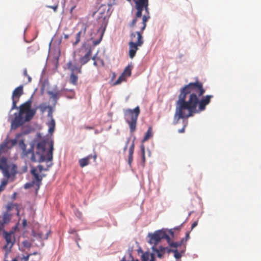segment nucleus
Segmentation results:
<instances>
[{"label": "nucleus", "mask_w": 261, "mask_h": 261, "mask_svg": "<svg viewBox=\"0 0 261 261\" xmlns=\"http://www.w3.org/2000/svg\"><path fill=\"white\" fill-rule=\"evenodd\" d=\"M205 92L203 84L198 80L191 82L180 88L176 103L173 121L174 125H176L180 119L188 118L192 116L194 113L205 110L206 106L213 97V95H207L199 99Z\"/></svg>", "instance_id": "nucleus-1"}, {"label": "nucleus", "mask_w": 261, "mask_h": 261, "mask_svg": "<svg viewBox=\"0 0 261 261\" xmlns=\"http://www.w3.org/2000/svg\"><path fill=\"white\" fill-rule=\"evenodd\" d=\"M19 145L22 149L23 156L30 158L33 162H43L45 160L51 161L53 160L54 144L52 141L48 139L41 140L37 144V152H34V146L31 145L29 149H26V145L23 140L19 141Z\"/></svg>", "instance_id": "nucleus-2"}, {"label": "nucleus", "mask_w": 261, "mask_h": 261, "mask_svg": "<svg viewBox=\"0 0 261 261\" xmlns=\"http://www.w3.org/2000/svg\"><path fill=\"white\" fill-rule=\"evenodd\" d=\"M32 101L29 99L19 107L18 113H15V117L11 122V129H15L24 122L30 121L36 113V110L31 109Z\"/></svg>", "instance_id": "nucleus-3"}, {"label": "nucleus", "mask_w": 261, "mask_h": 261, "mask_svg": "<svg viewBox=\"0 0 261 261\" xmlns=\"http://www.w3.org/2000/svg\"><path fill=\"white\" fill-rule=\"evenodd\" d=\"M140 113L139 106L134 109H128L124 111L125 119L128 124L130 132L133 133L136 130L137 122Z\"/></svg>", "instance_id": "nucleus-4"}, {"label": "nucleus", "mask_w": 261, "mask_h": 261, "mask_svg": "<svg viewBox=\"0 0 261 261\" xmlns=\"http://www.w3.org/2000/svg\"><path fill=\"white\" fill-rule=\"evenodd\" d=\"M131 40L129 42V57L133 59L136 55L138 47L143 44V37L141 32H137L132 33L130 34Z\"/></svg>", "instance_id": "nucleus-5"}, {"label": "nucleus", "mask_w": 261, "mask_h": 261, "mask_svg": "<svg viewBox=\"0 0 261 261\" xmlns=\"http://www.w3.org/2000/svg\"><path fill=\"white\" fill-rule=\"evenodd\" d=\"M148 237L149 238L148 243L155 247L162 239H165L168 243H169L170 240L169 235L163 230H156L153 233H149Z\"/></svg>", "instance_id": "nucleus-6"}, {"label": "nucleus", "mask_w": 261, "mask_h": 261, "mask_svg": "<svg viewBox=\"0 0 261 261\" xmlns=\"http://www.w3.org/2000/svg\"><path fill=\"white\" fill-rule=\"evenodd\" d=\"M3 234L6 243L4 246L3 249L5 252V257L6 258L8 257V254L11 252L12 248L15 242V239L12 232H8L4 230Z\"/></svg>", "instance_id": "nucleus-7"}, {"label": "nucleus", "mask_w": 261, "mask_h": 261, "mask_svg": "<svg viewBox=\"0 0 261 261\" xmlns=\"http://www.w3.org/2000/svg\"><path fill=\"white\" fill-rule=\"evenodd\" d=\"M23 94V86L20 85L15 88L12 93V106L11 111L14 109H18L16 105L18 102L20 96Z\"/></svg>", "instance_id": "nucleus-8"}, {"label": "nucleus", "mask_w": 261, "mask_h": 261, "mask_svg": "<svg viewBox=\"0 0 261 261\" xmlns=\"http://www.w3.org/2000/svg\"><path fill=\"white\" fill-rule=\"evenodd\" d=\"M50 233V231L49 229L46 227H42L39 228L38 232L33 230L32 231V235L33 237L41 240H47Z\"/></svg>", "instance_id": "nucleus-9"}, {"label": "nucleus", "mask_w": 261, "mask_h": 261, "mask_svg": "<svg viewBox=\"0 0 261 261\" xmlns=\"http://www.w3.org/2000/svg\"><path fill=\"white\" fill-rule=\"evenodd\" d=\"M31 173L33 176L32 182L33 185H35L37 187V189H38L41 184L42 176L40 175L37 173V169L35 167L32 168Z\"/></svg>", "instance_id": "nucleus-10"}, {"label": "nucleus", "mask_w": 261, "mask_h": 261, "mask_svg": "<svg viewBox=\"0 0 261 261\" xmlns=\"http://www.w3.org/2000/svg\"><path fill=\"white\" fill-rule=\"evenodd\" d=\"M152 249L154 252L157 253L158 257L160 258L163 257L164 254L166 252L170 253L171 251V249L168 247H164L162 246H160L159 249L156 248L154 246H152Z\"/></svg>", "instance_id": "nucleus-11"}, {"label": "nucleus", "mask_w": 261, "mask_h": 261, "mask_svg": "<svg viewBox=\"0 0 261 261\" xmlns=\"http://www.w3.org/2000/svg\"><path fill=\"white\" fill-rule=\"evenodd\" d=\"M67 69L71 71V73H81L82 72L81 66L73 65L72 61H69L66 64Z\"/></svg>", "instance_id": "nucleus-12"}, {"label": "nucleus", "mask_w": 261, "mask_h": 261, "mask_svg": "<svg viewBox=\"0 0 261 261\" xmlns=\"http://www.w3.org/2000/svg\"><path fill=\"white\" fill-rule=\"evenodd\" d=\"M92 158V155H89L87 156L85 158L80 159L79 161V163L80 166L81 168H83L87 165H88L90 163V160Z\"/></svg>", "instance_id": "nucleus-13"}, {"label": "nucleus", "mask_w": 261, "mask_h": 261, "mask_svg": "<svg viewBox=\"0 0 261 261\" xmlns=\"http://www.w3.org/2000/svg\"><path fill=\"white\" fill-rule=\"evenodd\" d=\"M91 54L92 51L89 49L84 56L80 59V61L81 63V65H84L89 62Z\"/></svg>", "instance_id": "nucleus-14"}, {"label": "nucleus", "mask_w": 261, "mask_h": 261, "mask_svg": "<svg viewBox=\"0 0 261 261\" xmlns=\"http://www.w3.org/2000/svg\"><path fill=\"white\" fill-rule=\"evenodd\" d=\"M87 28L86 25L84 26L83 30L79 32L75 36V41L73 43V45H77L81 40V37L82 35H85L86 32Z\"/></svg>", "instance_id": "nucleus-15"}, {"label": "nucleus", "mask_w": 261, "mask_h": 261, "mask_svg": "<svg viewBox=\"0 0 261 261\" xmlns=\"http://www.w3.org/2000/svg\"><path fill=\"white\" fill-rule=\"evenodd\" d=\"M142 261H155V258L153 253L149 254L145 253L142 255Z\"/></svg>", "instance_id": "nucleus-16"}, {"label": "nucleus", "mask_w": 261, "mask_h": 261, "mask_svg": "<svg viewBox=\"0 0 261 261\" xmlns=\"http://www.w3.org/2000/svg\"><path fill=\"white\" fill-rule=\"evenodd\" d=\"M153 136L152 129L151 127H149L147 131L145 133V136L142 140V142H144L151 138Z\"/></svg>", "instance_id": "nucleus-17"}, {"label": "nucleus", "mask_w": 261, "mask_h": 261, "mask_svg": "<svg viewBox=\"0 0 261 261\" xmlns=\"http://www.w3.org/2000/svg\"><path fill=\"white\" fill-rule=\"evenodd\" d=\"M11 215L9 214L8 213H5L4 214L2 219L1 220L3 223L5 225L8 224L11 220Z\"/></svg>", "instance_id": "nucleus-18"}, {"label": "nucleus", "mask_w": 261, "mask_h": 261, "mask_svg": "<svg viewBox=\"0 0 261 261\" xmlns=\"http://www.w3.org/2000/svg\"><path fill=\"white\" fill-rule=\"evenodd\" d=\"M48 125L49 127L48 133L52 134L54 132L55 128V121L54 119H51L50 121L48 123Z\"/></svg>", "instance_id": "nucleus-19"}, {"label": "nucleus", "mask_w": 261, "mask_h": 261, "mask_svg": "<svg viewBox=\"0 0 261 261\" xmlns=\"http://www.w3.org/2000/svg\"><path fill=\"white\" fill-rule=\"evenodd\" d=\"M126 77L123 75V74H121L119 78L113 84V86H116L120 84L122 82L126 81Z\"/></svg>", "instance_id": "nucleus-20"}, {"label": "nucleus", "mask_w": 261, "mask_h": 261, "mask_svg": "<svg viewBox=\"0 0 261 261\" xmlns=\"http://www.w3.org/2000/svg\"><path fill=\"white\" fill-rule=\"evenodd\" d=\"M78 77L74 73H71L70 76V82L73 85L77 84Z\"/></svg>", "instance_id": "nucleus-21"}, {"label": "nucleus", "mask_w": 261, "mask_h": 261, "mask_svg": "<svg viewBox=\"0 0 261 261\" xmlns=\"http://www.w3.org/2000/svg\"><path fill=\"white\" fill-rule=\"evenodd\" d=\"M131 68L129 66H128L125 67L122 74H123V75H124V76L126 77V78H127L131 75Z\"/></svg>", "instance_id": "nucleus-22"}, {"label": "nucleus", "mask_w": 261, "mask_h": 261, "mask_svg": "<svg viewBox=\"0 0 261 261\" xmlns=\"http://www.w3.org/2000/svg\"><path fill=\"white\" fill-rule=\"evenodd\" d=\"M48 94L53 98L55 100H57L59 98V92H54L53 91H48Z\"/></svg>", "instance_id": "nucleus-23"}, {"label": "nucleus", "mask_w": 261, "mask_h": 261, "mask_svg": "<svg viewBox=\"0 0 261 261\" xmlns=\"http://www.w3.org/2000/svg\"><path fill=\"white\" fill-rule=\"evenodd\" d=\"M141 150L142 153V165L144 166L145 162V147L143 145L141 146Z\"/></svg>", "instance_id": "nucleus-24"}, {"label": "nucleus", "mask_w": 261, "mask_h": 261, "mask_svg": "<svg viewBox=\"0 0 261 261\" xmlns=\"http://www.w3.org/2000/svg\"><path fill=\"white\" fill-rule=\"evenodd\" d=\"M184 240V239H182L180 243H177V242H170L171 240L169 241V243H168L171 247H174L176 248L179 246H180L181 244L183 243Z\"/></svg>", "instance_id": "nucleus-25"}, {"label": "nucleus", "mask_w": 261, "mask_h": 261, "mask_svg": "<svg viewBox=\"0 0 261 261\" xmlns=\"http://www.w3.org/2000/svg\"><path fill=\"white\" fill-rule=\"evenodd\" d=\"M7 184H8L7 179H3L2 181L1 184L0 185V192L3 191L5 189V187L6 186Z\"/></svg>", "instance_id": "nucleus-26"}, {"label": "nucleus", "mask_w": 261, "mask_h": 261, "mask_svg": "<svg viewBox=\"0 0 261 261\" xmlns=\"http://www.w3.org/2000/svg\"><path fill=\"white\" fill-rule=\"evenodd\" d=\"M182 123L184 124L182 128L181 129H179L178 130V132L179 133H183L185 132V128L187 126V124H188V121L183 120Z\"/></svg>", "instance_id": "nucleus-27"}, {"label": "nucleus", "mask_w": 261, "mask_h": 261, "mask_svg": "<svg viewBox=\"0 0 261 261\" xmlns=\"http://www.w3.org/2000/svg\"><path fill=\"white\" fill-rule=\"evenodd\" d=\"M171 252L174 253V256L175 258H176V259H179L181 257V255L180 253L177 251L176 249L175 250L171 249Z\"/></svg>", "instance_id": "nucleus-28"}, {"label": "nucleus", "mask_w": 261, "mask_h": 261, "mask_svg": "<svg viewBox=\"0 0 261 261\" xmlns=\"http://www.w3.org/2000/svg\"><path fill=\"white\" fill-rule=\"evenodd\" d=\"M134 147L135 145L134 142L132 143V145L129 147L128 150V155H133L134 151Z\"/></svg>", "instance_id": "nucleus-29"}, {"label": "nucleus", "mask_w": 261, "mask_h": 261, "mask_svg": "<svg viewBox=\"0 0 261 261\" xmlns=\"http://www.w3.org/2000/svg\"><path fill=\"white\" fill-rule=\"evenodd\" d=\"M20 135H21L20 134H17L16 136L15 139L10 140V142H11L12 146H14L17 144V139L20 136Z\"/></svg>", "instance_id": "nucleus-30"}, {"label": "nucleus", "mask_w": 261, "mask_h": 261, "mask_svg": "<svg viewBox=\"0 0 261 261\" xmlns=\"http://www.w3.org/2000/svg\"><path fill=\"white\" fill-rule=\"evenodd\" d=\"M36 169H38V171L40 173L42 172L43 171L48 170L47 168H44L43 166L41 165H38Z\"/></svg>", "instance_id": "nucleus-31"}, {"label": "nucleus", "mask_w": 261, "mask_h": 261, "mask_svg": "<svg viewBox=\"0 0 261 261\" xmlns=\"http://www.w3.org/2000/svg\"><path fill=\"white\" fill-rule=\"evenodd\" d=\"M102 34L101 35V36H100L99 39L93 41V45L95 46L98 45L100 42V41L102 39Z\"/></svg>", "instance_id": "nucleus-32"}, {"label": "nucleus", "mask_w": 261, "mask_h": 261, "mask_svg": "<svg viewBox=\"0 0 261 261\" xmlns=\"http://www.w3.org/2000/svg\"><path fill=\"white\" fill-rule=\"evenodd\" d=\"M47 7L53 9L54 11L56 12L57 11V9L58 8V5L57 4L53 6H47Z\"/></svg>", "instance_id": "nucleus-33"}, {"label": "nucleus", "mask_w": 261, "mask_h": 261, "mask_svg": "<svg viewBox=\"0 0 261 261\" xmlns=\"http://www.w3.org/2000/svg\"><path fill=\"white\" fill-rule=\"evenodd\" d=\"M23 75L25 76H28V79H29V81L30 82L31 80V78L30 76L28 75V72H27V70L26 69H24L23 70Z\"/></svg>", "instance_id": "nucleus-34"}, {"label": "nucleus", "mask_w": 261, "mask_h": 261, "mask_svg": "<svg viewBox=\"0 0 261 261\" xmlns=\"http://www.w3.org/2000/svg\"><path fill=\"white\" fill-rule=\"evenodd\" d=\"M133 161V155H128V163L129 166H131V164Z\"/></svg>", "instance_id": "nucleus-35"}, {"label": "nucleus", "mask_w": 261, "mask_h": 261, "mask_svg": "<svg viewBox=\"0 0 261 261\" xmlns=\"http://www.w3.org/2000/svg\"><path fill=\"white\" fill-rule=\"evenodd\" d=\"M28 52L29 54H33L35 53V50L32 46H30L28 48Z\"/></svg>", "instance_id": "nucleus-36"}, {"label": "nucleus", "mask_w": 261, "mask_h": 261, "mask_svg": "<svg viewBox=\"0 0 261 261\" xmlns=\"http://www.w3.org/2000/svg\"><path fill=\"white\" fill-rule=\"evenodd\" d=\"M31 255H32V254H29L27 256H23L22 259L24 260V261H28L30 256Z\"/></svg>", "instance_id": "nucleus-37"}, {"label": "nucleus", "mask_w": 261, "mask_h": 261, "mask_svg": "<svg viewBox=\"0 0 261 261\" xmlns=\"http://www.w3.org/2000/svg\"><path fill=\"white\" fill-rule=\"evenodd\" d=\"M198 225V221H196L193 223L191 226V230L195 228Z\"/></svg>", "instance_id": "nucleus-38"}, {"label": "nucleus", "mask_w": 261, "mask_h": 261, "mask_svg": "<svg viewBox=\"0 0 261 261\" xmlns=\"http://www.w3.org/2000/svg\"><path fill=\"white\" fill-rule=\"evenodd\" d=\"M5 224L3 223V221L2 220H0V230H2L4 229Z\"/></svg>", "instance_id": "nucleus-39"}, {"label": "nucleus", "mask_w": 261, "mask_h": 261, "mask_svg": "<svg viewBox=\"0 0 261 261\" xmlns=\"http://www.w3.org/2000/svg\"><path fill=\"white\" fill-rule=\"evenodd\" d=\"M34 185L33 184V183H27L25 185V188H29L33 186H34Z\"/></svg>", "instance_id": "nucleus-40"}, {"label": "nucleus", "mask_w": 261, "mask_h": 261, "mask_svg": "<svg viewBox=\"0 0 261 261\" xmlns=\"http://www.w3.org/2000/svg\"><path fill=\"white\" fill-rule=\"evenodd\" d=\"M48 117L52 118V111H51V109L50 108H49V110L48 111Z\"/></svg>", "instance_id": "nucleus-41"}, {"label": "nucleus", "mask_w": 261, "mask_h": 261, "mask_svg": "<svg viewBox=\"0 0 261 261\" xmlns=\"http://www.w3.org/2000/svg\"><path fill=\"white\" fill-rule=\"evenodd\" d=\"M27 224V221L26 219H23L22 221V226L23 227H25Z\"/></svg>", "instance_id": "nucleus-42"}, {"label": "nucleus", "mask_w": 261, "mask_h": 261, "mask_svg": "<svg viewBox=\"0 0 261 261\" xmlns=\"http://www.w3.org/2000/svg\"><path fill=\"white\" fill-rule=\"evenodd\" d=\"M190 238V235H189V232H187L186 234V237H185V241H187L188 240H189Z\"/></svg>", "instance_id": "nucleus-43"}, {"label": "nucleus", "mask_w": 261, "mask_h": 261, "mask_svg": "<svg viewBox=\"0 0 261 261\" xmlns=\"http://www.w3.org/2000/svg\"><path fill=\"white\" fill-rule=\"evenodd\" d=\"M75 215L79 217V218H81V216H82V214L80 212H79V211H77L76 213H75Z\"/></svg>", "instance_id": "nucleus-44"}, {"label": "nucleus", "mask_w": 261, "mask_h": 261, "mask_svg": "<svg viewBox=\"0 0 261 261\" xmlns=\"http://www.w3.org/2000/svg\"><path fill=\"white\" fill-rule=\"evenodd\" d=\"M75 7H76L75 6H73L71 8V9L70 10V12L71 14L72 13V12H73V10L75 9Z\"/></svg>", "instance_id": "nucleus-45"}, {"label": "nucleus", "mask_w": 261, "mask_h": 261, "mask_svg": "<svg viewBox=\"0 0 261 261\" xmlns=\"http://www.w3.org/2000/svg\"><path fill=\"white\" fill-rule=\"evenodd\" d=\"M129 141V140H127V142H126V144L125 146V147H124V151H125V150H126V149H127V144H128V143Z\"/></svg>", "instance_id": "nucleus-46"}, {"label": "nucleus", "mask_w": 261, "mask_h": 261, "mask_svg": "<svg viewBox=\"0 0 261 261\" xmlns=\"http://www.w3.org/2000/svg\"><path fill=\"white\" fill-rule=\"evenodd\" d=\"M40 109H41V110H42V112H44V111L45 110V109L47 108V107H44V108H42L41 106H40Z\"/></svg>", "instance_id": "nucleus-47"}, {"label": "nucleus", "mask_w": 261, "mask_h": 261, "mask_svg": "<svg viewBox=\"0 0 261 261\" xmlns=\"http://www.w3.org/2000/svg\"><path fill=\"white\" fill-rule=\"evenodd\" d=\"M116 74L115 73H113V76L112 77V80H113L116 77Z\"/></svg>", "instance_id": "nucleus-48"}, {"label": "nucleus", "mask_w": 261, "mask_h": 261, "mask_svg": "<svg viewBox=\"0 0 261 261\" xmlns=\"http://www.w3.org/2000/svg\"><path fill=\"white\" fill-rule=\"evenodd\" d=\"M93 65L96 66V67H97L98 66V65L97 64V62L96 61H94V63H93Z\"/></svg>", "instance_id": "nucleus-49"}, {"label": "nucleus", "mask_w": 261, "mask_h": 261, "mask_svg": "<svg viewBox=\"0 0 261 261\" xmlns=\"http://www.w3.org/2000/svg\"><path fill=\"white\" fill-rule=\"evenodd\" d=\"M64 38H65V39H68V38H69V36H68V35L65 34V35H64Z\"/></svg>", "instance_id": "nucleus-50"}, {"label": "nucleus", "mask_w": 261, "mask_h": 261, "mask_svg": "<svg viewBox=\"0 0 261 261\" xmlns=\"http://www.w3.org/2000/svg\"><path fill=\"white\" fill-rule=\"evenodd\" d=\"M86 129H91L93 128V127H90V126H87V127H86Z\"/></svg>", "instance_id": "nucleus-51"}, {"label": "nucleus", "mask_w": 261, "mask_h": 261, "mask_svg": "<svg viewBox=\"0 0 261 261\" xmlns=\"http://www.w3.org/2000/svg\"><path fill=\"white\" fill-rule=\"evenodd\" d=\"M32 254V255H37L38 254V252H33V253H31Z\"/></svg>", "instance_id": "nucleus-52"}, {"label": "nucleus", "mask_w": 261, "mask_h": 261, "mask_svg": "<svg viewBox=\"0 0 261 261\" xmlns=\"http://www.w3.org/2000/svg\"><path fill=\"white\" fill-rule=\"evenodd\" d=\"M12 261H18V259L17 258H13L12 259Z\"/></svg>", "instance_id": "nucleus-53"}, {"label": "nucleus", "mask_w": 261, "mask_h": 261, "mask_svg": "<svg viewBox=\"0 0 261 261\" xmlns=\"http://www.w3.org/2000/svg\"><path fill=\"white\" fill-rule=\"evenodd\" d=\"M121 261H126L125 257H123Z\"/></svg>", "instance_id": "nucleus-54"}, {"label": "nucleus", "mask_w": 261, "mask_h": 261, "mask_svg": "<svg viewBox=\"0 0 261 261\" xmlns=\"http://www.w3.org/2000/svg\"><path fill=\"white\" fill-rule=\"evenodd\" d=\"M75 231V230H71V231H70V233H73V232H74Z\"/></svg>", "instance_id": "nucleus-55"}, {"label": "nucleus", "mask_w": 261, "mask_h": 261, "mask_svg": "<svg viewBox=\"0 0 261 261\" xmlns=\"http://www.w3.org/2000/svg\"><path fill=\"white\" fill-rule=\"evenodd\" d=\"M93 158H94V160H95V159H96V155H94L93 156Z\"/></svg>", "instance_id": "nucleus-56"}, {"label": "nucleus", "mask_w": 261, "mask_h": 261, "mask_svg": "<svg viewBox=\"0 0 261 261\" xmlns=\"http://www.w3.org/2000/svg\"><path fill=\"white\" fill-rule=\"evenodd\" d=\"M92 60L95 61V56L92 58Z\"/></svg>", "instance_id": "nucleus-57"}, {"label": "nucleus", "mask_w": 261, "mask_h": 261, "mask_svg": "<svg viewBox=\"0 0 261 261\" xmlns=\"http://www.w3.org/2000/svg\"><path fill=\"white\" fill-rule=\"evenodd\" d=\"M11 208L10 206H8V209L10 210Z\"/></svg>", "instance_id": "nucleus-58"}, {"label": "nucleus", "mask_w": 261, "mask_h": 261, "mask_svg": "<svg viewBox=\"0 0 261 261\" xmlns=\"http://www.w3.org/2000/svg\"><path fill=\"white\" fill-rule=\"evenodd\" d=\"M103 32H105V30H103ZM103 32H102V33L101 34H102V35H103Z\"/></svg>", "instance_id": "nucleus-59"}, {"label": "nucleus", "mask_w": 261, "mask_h": 261, "mask_svg": "<svg viewBox=\"0 0 261 261\" xmlns=\"http://www.w3.org/2000/svg\"><path fill=\"white\" fill-rule=\"evenodd\" d=\"M136 261H139L138 260H137Z\"/></svg>", "instance_id": "nucleus-60"}, {"label": "nucleus", "mask_w": 261, "mask_h": 261, "mask_svg": "<svg viewBox=\"0 0 261 261\" xmlns=\"http://www.w3.org/2000/svg\"><path fill=\"white\" fill-rule=\"evenodd\" d=\"M5 261H7V260H5Z\"/></svg>", "instance_id": "nucleus-61"}]
</instances>
